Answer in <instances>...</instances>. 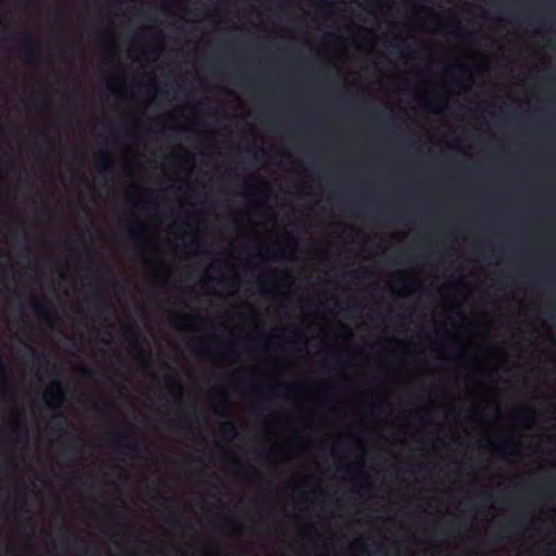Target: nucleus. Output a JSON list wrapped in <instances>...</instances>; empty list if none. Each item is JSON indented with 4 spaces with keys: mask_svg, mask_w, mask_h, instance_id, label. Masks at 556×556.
<instances>
[{
    "mask_svg": "<svg viewBox=\"0 0 556 556\" xmlns=\"http://www.w3.org/2000/svg\"><path fill=\"white\" fill-rule=\"evenodd\" d=\"M204 556H215V554L211 549H208L205 551Z\"/></svg>",
    "mask_w": 556,
    "mask_h": 556,
    "instance_id": "nucleus-34",
    "label": "nucleus"
},
{
    "mask_svg": "<svg viewBox=\"0 0 556 556\" xmlns=\"http://www.w3.org/2000/svg\"><path fill=\"white\" fill-rule=\"evenodd\" d=\"M46 400H53L58 406L64 402V389L60 381L53 382L45 393Z\"/></svg>",
    "mask_w": 556,
    "mask_h": 556,
    "instance_id": "nucleus-2",
    "label": "nucleus"
},
{
    "mask_svg": "<svg viewBox=\"0 0 556 556\" xmlns=\"http://www.w3.org/2000/svg\"><path fill=\"white\" fill-rule=\"evenodd\" d=\"M223 396H224V401L220 405H217L216 406V413L219 414L220 416H227L228 415V410H227V399H226V395L224 392H222Z\"/></svg>",
    "mask_w": 556,
    "mask_h": 556,
    "instance_id": "nucleus-12",
    "label": "nucleus"
},
{
    "mask_svg": "<svg viewBox=\"0 0 556 556\" xmlns=\"http://www.w3.org/2000/svg\"><path fill=\"white\" fill-rule=\"evenodd\" d=\"M375 119L379 123V124H383L386 122V116L384 114H382L381 112H377L375 113Z\"/></svg>",
    "mask_w": 556,
    "mask_h": 556,
    "instance_id": "nucleus-20",
    "label": "nucleus"
},
{
    "mask_svg": "<svg viewBox=\"0 0 556 556\" xmlns=\"http://www.w3.org/2000/svg\"><path fill=\"white\" fill-rule=\"evenodd\" d=\"M519 418L523 421V422H532L534 421L535 419V413L533 410H527L522 414L519 415Z\"/></svg>",
    "mask_w": 556,
    "mask_h": 556,
    "instance_id": "nucleus-13",
    "label": "nucleus"
},
{
    "mask_svg": "<svg viewBox=\"0 0 556 556\" xmlns=\"http://www.w3.org/2000/svg\"><path fill=\"white\" fill-rule=\"evenodd\" d=\"M38 50L37 42L30 38L29 36H26L23 42L22 51L27 55L31 56L34 55Z\"/></svg>",
    "mask_w": 556,
    "mask_h": 556,
    "instance_id": "nucleus-4",
    "label": "nucleus"
},
{
    "mask_svg": "<svg viewBox=\"0 0 556 556\" xmlns=\"http://www.w3.org/2000/svg\"><path fill=\"white\" fill-rule=\"evenodd\" d=\"M127 232L128 235L134 238V239H137L139 237H141L144 232V227L141 225V224H134L131 225L128 229H127Z\"/></svg>",
    "mask_w": 556,
    "mask_h": 556,
    "instance_id": "nucleus-9",
    "label": "nucleus"
},
{
    "mask_svg": "<svg viewBox=\"0 0 556 556\" xmlns=\"http://www.w3.org/2000/svg\"><path fill=\"white\" fill-rule=\"evenodd\" d=\"M375 219L377 222H387V220L391 219V215L388 213H384V212H379L375 215Z\"/></svg>",
    "mask_w": 556,
    "mask_h": 556,
    "instance_id": "nucleus-15",
    "label": "nucleus"
},
{
    "mask_svg": "<svg viewBox=\"0 0 556 556\" xmlns=\"http://www.w3.org/2000/svg\"><path fill=\"white\" fill-rule=\"evenodd\" d=\"M224 525H226V526L232 525V520L229 519V518H225L224 519Z\"/></svg>",
    "mask_w": 556,
    "mask_h": 556,
    "instance_id": "nucleus-31",
    "label": "nucleus"
},
{
    "mask_svg": "<svg viewBox=\"0 0 556 556\" xmlns=\"http://www.w3.org/2000/svg\"><path fill=\"white\" fill-rule=\"evenodd\" d=\"M12 432L17 438H23V439L27 438V429L22 425L20 417L15 418V420L13 422V427H12Z\"/></svg>",
    "mask_w": 556,
    "mask_h": 556,
    "instance_id": "nucleus-7",
    "label": "nucleus"
},
{
    "mask_svg": "<svg viewBox=\"0 0 556 556\" xmlns=\"http://www.w3.org/2000/svg\"><path fill=\"white\" fill-rule=\"evenodd\" d=\"M231 464H232L233 466H236V467H242V466H241V463H240L238 459H232V460H231Z\"/></svg>",
    "mask_w": 556,
    "mask_h": 556,
    "instance_id": "nucleus-28",
    "label": "nucleus"
},
{
    "mask_svg": "<svg viewBox=\"0 0 556 556\" xmlns=\"http://www.w3.org/2000/svg\"><path fill=\"white\" fill-rule=\"evenodd\" d=\"M0 375L7 377V365L3 362L0 364Z\"/></svg>",
    "mask_w": 556,
    "mask_h": 556,
    "instance_id": "nucleus-22",
    "label": "nucleus"
},
{
    "mask_svg": "<svg viewBox=\"0 0 556 556\" xmlns=\"http://www.w3.org/2000/svg\"><path fill=\"white\" fill-rule=\"evenodd\" d=\"M140 544H148L146 541H139Z\"/></svg>",
    "mask_w": 556,
    "mask_h": 556,
    "instance_id": "nucleus-37",
    "label": "nucleus"
},
{
    "mask_svg": "<svg viewBox=\"0 0 556 556\" xmlns=\"http://www.w3.org/2000/svg\"><path fill=\"white\" fill-rule=\"evenodd\" d=\"M399 257L401 258H408L409 256V252L407 251H401L399 254H397Z\"/></svg>",
    "mask_w": 556,
    "mask_h": 556,
    "instance_id": "nucleus-25",
    "label": "nucleus"
},
{
    "mask_svg": "<svg viewBox=\"0 0 556 556\" xmlns=\"http://www.w3.org/2000/svg\"><path fill=\"white\" fill-rule=\"evenodd\" d=\"M123 334L127 340L137 341V334L131 328L124 329Z\"/></svg>",
    "mask_w": 556,
    "mask_h": 556,
    "instance_id": "nucleus-14",
    "label": "nucleus"
},
{
    "mask_svg": "<svg viewBox=\"0 0 556 556\" xmlns=\"http://www.w3.org/2000/svg\"><path fill=\"white\" fill-rule=\"evenodd\" d=\"M498 448L501 451H504V452H507L511 455H516L517 454V450L515 448V445L511 441H505V442H502L501 445L498 446Z\"/></svg>",
    "mask_w": 556,
    "mask_h": 556,
    "instance_id": "nucleus-10",
    "label": "nucleus"
},
{
    "mask_svg": "<svg viewBox=\"0 0 556 556\" xmlns=\"http://www.w3.org/2000/svg\"><path fill=\"white\" fill-rule=\"evenodd\" d=\"M119 443L130 453L139 454L141 452V444L135 440L130 434H125L119 438Z\"/></svg>",
    "mask_w": 556,
    "mask_h": 556,
    "instance_id": "nucleus-3",
    "label": "nucleus"
},
{
    "mask_svg": "<svg viewBox=\"0 0 556 556\" xmlns=\"http://www.w3.org/2000/svg\"><path fill=\"white\" fill-rule=\"evenodd\" d=\"M166 523L173 528H182L185 525V519L181 515L174 513L166 518Z\"/></svg>",
    "mask_w": 556,
    "mask_h": 556,
    "instance_id": "nucleus-8",
    "label": "nucleus"
},
{
    "mask_svg": "<svg viewBox=\"0 0 556 556\" xmlns=\"http://www.w3.org/2000/svg\"><path fill=\"white\" fill-rule=\"evenodd\" d=\"M327 37L328 38H332V39H338L339 38V36L337 34H329Z\"/></svg>",
    "mask_w": 556,
    "mask_h": 556,
    "instance_id": "nucleus-35",
    "label": "nucleus"
},
{
    "mask_svg": "<svg viewBox=\"0 0 556 556\" xmlns=\"http://www.w3.org/2000/svg\"><path fill=\"white\" fill-rule=\"evenodd\" d=\"M93 299H96L97 301H99V305H98V311L100 313H106L109 312L110 309V305L108 304V302L103 301L101 295L97 292L93 294Z\"/></svg>",
    "mask_w": 556,
    "mask_h": 556,
    "instance_id": "nucleus-11",
    "label": "nucleus"
},
{
    "mask_svg": "<svg viewBox=\"0 0 556 556\" xmlns=\"http://www.w3.org/2000/svg\"><path fill=\"white\" fill-rule=\"evenodd\" d=\"M33 153H34L35 155H40V154H41V147H40V146H35V147L33 148Z\"/></svg>",
    "mask_w": 556,
    "mask_h": 556,
    "instance_id": "nucleus-24",
    "label": "nucleus"
},
{
    "mask_svg": "<svg viewBox=\"0 0 556 556\" xmlns=\"http://www.w3.org/2000/svg\"><path fill=\"white\" fill-rule=\"evenodd\" d=\"M220 430L228 438H235L238 434L237 426L230 420L225 421Z\"/></svg>",
    "mask_w": 556,
    "mask_h": 556,
    "instance_id": "nucleus-6",
    "label": "nucleus"
},
{
    "mask_svg": "<svg viewBox=\"0 0 556 556\" xmlns=\"http://www.w3.org/2000/svg\"><path fill=\"white\" fill-rule=\"evenodd\" d=\"M94 168L97 173L102 175L103 177H106V175L112 172V160L108 151H102L98 155Z\"/></svg>",
    "mask_w": 556,
    "mask_h": 556,
    "instance_id": "nucleus-1",
    "label": "nucleus"
},
{
    "mask_svg": "<svg viewBox=\"0 0 556 556\" xmlns=\"http://www.w3.org/2000/svg\"><path fill=\"white\" fill-rule=\"evenodd\" d=\"M447 531L450 533H453L455 531V525L454 523H451L448 527H447Z\"/></svg>",
    "mask_w": 556,
    "mask_h": 556,
    "instance_id": "nucleus-29",
    "label": "nucleus"
},
{
    "mask_svg": "<svg viewBox=\"0 0 556 556\" xmlns=\"http://www.w3.org/2000/svg\"><path fill=\"white\" fill-rule=\"evenodd\" d=\"M356 309H358V306H356V305H350V304L346 305V311H349V312H354Z\"/></svg>",
    "mask_w": 556,
    "mask_h": 556,
    "instance_id": "nucleus-26",
    "label": "nucleus"
},
{
    "mask_svg": "<svg viewBox=\"0 0 556 556\" xmlns=\"http://www.w3.org/2000/svg\"><path fill=\"white\" fill-rule=\"evenodd\" d=\"M83 374L86 377H91L94 374V371L91 368L85 367V368H83Z\"/></svg>",
    "mask_w": 556,
    "mask_h": 556,
    "instance_id": "nucleus-23",
    "label": "nucleus"
},
{
    "mask_svg": "<svg viewBox=\"0 0 556 556\" xmlns=\"http://www.w3.org/2000/svg\"><path fill=\"white\" fill-rule=\"evenodd\" d=\"M267 455H268V456H270V457H274V456H276V455H277V451H276V450H274V448H271V450H269V451L267 452Z\"/></svg>",
    "mask_w": 556,
    "mask_h": 556,
    "instance_id": "nucleus-27",
    "label": "nucleus"
},
{
    "mask_svg": "<svg viewBox=\"0 0 556 556\" xmlns=\"http://www.w3.org/2000/svg\"><path fill=\"white\" fill-rule=\"evenodd\" d=\"M76 451H77V448L74 444H68L62 451V455L67 456L68 454H74Z\"/></svg>",
    "mask_w": 556,
    "mask_h": 556,
    "instance_id": "nucleus-17",
    "label": "nucleus"
},
{
    "mask_svg": "<svg viewBox=\"0 0 556 556\" xmlns=\"http://www.w3.org/2000/svg\"><path fill=\"white\" fill-rule=\"evenodd\" d=\"M43 308H45V306H43L42 304H36V305H35V311H36V313H37V314H39V315H42V314L45 313V309H43Z\"/></svg>",
    "mask_w": 556,
    "mask_h": 556,
    "instance_id": "nucleus-21",
    "label": "nucleus"
},
{
    "mask_svg": "<svg viewBox=\"0 0 556 556\" xmlns=\"http://www.w3.org/2000/svg\"><path fill=\"white\" fill-rule=\"evenodd\" d=\"M197 319L195 316L190 315H177L170 319V325L175 328H181L185 324Z\"/></svg>",
    "mask_w": 556,
    "mask_h": 556,
    "instance_id": "nucleus-5",
    "label": "nucleus"
},
{
    "mask_svg": "<svg viewBox=\"0 0 556 556\" xmlns=\"http://www.w3.org/2000/svg\"><path fill=\"white\" fill-rule=\"evenodd\" d=\"M396 48H397L399 54L402 56H408L410 54L407 47L401 46V47H396Z\"/></svg>",
    "mask_w": 556,
    "mask_h": 556,
    "instance_id": "nucleus-19",
    "label": "nucleus"
},
{
    "mask_svg": "<svg viewBox=\"0 0 556 556\" xmlns=\"http://www.w3.org/2000/svg\"><path fill=\"white\" fill-rule=\"evenodd\" d=\"M189 245H190V247H197V248H198V247H200V242H199V241H192V242H190V244H189Z\"/></svg>",
    "mask_w": 556,
    "mask_h": 556,
    "instance_id": "nucleus-32",
    "label": "nucleus"
},
{
    "mask_svg": "<svg viewBox=\"0 0 556 556\" xmlns=\"http://www.w3.org/2000/svg\"><path fill=\"white\" fill-rule=\"evenodd\" d=\"M33 357H34L35 359H40V355H39V354H37V353H35V352L33 353Z\"/></svg>",
    "mask_w": 556,
    "mask_h": 556,
    "instance_id": "nucleus-36",
    "label": "nucleus"
},
{
    "mask_svg": "<svg viewBox=\"0 0 556 556\" xmlns=\"http://www.w3.org/2000/svg\"><path fill=\"white\" fill-rule=\"evenodd\" d=\"M431 108H432L433 112H435V113L439 112L438 103H431Z\"/></svg>",
    "mask_w": 556,
    "mask_h": 556,
    "instance_id": "nucleus-30",
    "label": "nucleus"
},
{
    "mask_svg": "<svg viewBox=\"0 0 556 556\" xmlns=\"http://www.w3.org/2000/svg\"><path fill=\"white\" fill-rule=\"evenodd\" d=\"M88 274H94L96 271H99V269L97 268L96 270L93 269V267H89L87 269Z\"/></svg>",
    "mask_w": 556,
    "mask_h": 556,
    "instance_id": "nucleus-33",
    "label": "nucleus"
},
{
    "mask_svg": "<svg viewBox=\"0 0 556 556\" xmlns=\"http://www.w3.org/2000/svg\"><path fill=\"white\" fill-rule=\"evenodd\" d=\"M155 501L163 507L169 509L172 506H170V501L168 498H165L163 496H157L155 497Z\"/></svg>",
    "mask_w": 556,
    "mask_h": 556,
    "instance_id": "nucleus-16",
    "label": "nucleus"
},
{
    "mask_svg": "<svg viewBox=\"0 0 556 556\" xmlns=\"http://www.w3.org/2000/svg\"><path fill=\"white\" fill-rule=\"evenodd\" d=\"M166 381H167L170 386L178 387V388L180 389V383H179L178 379H177L175 376L167 375V376H166Z\"/></svg>",
    "mask_w": 556,
    "mask_h": 556,
    "instance_id": "nucleus-18",
    "label": "nucleus"
}]
</instances>
